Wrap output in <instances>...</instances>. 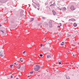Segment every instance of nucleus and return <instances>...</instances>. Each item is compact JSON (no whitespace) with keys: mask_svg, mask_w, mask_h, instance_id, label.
Segmentation results:
<instances>
[{"mask_svg":"<svg viewBox=\"0 0 79 79\" xmlns=\"http://www.w3.org/2000/svg\"><path fill=\"white\" fill-rule=\"evenodd\" d=\"M6 33L4 28H0V34L1 35H5Z\"/></svg>","mask_w":79,"mask_h":79,"instance_id":"f257e3e1","label":"nucleus"},{"mask_svg":"<svg viewBox=\"0 0 79 79\" xmlns=\"http://www.w3.org/2000/svg\"><path fill=\"white\" fill-rule=\"evenodd\" d=\"M39 69H40V66L38 65H36V67L34 68V70L36 71H39Z\"/></svg>","mask_w":79,"mask_h":79,"instance_id":"f03ea898","label":"nucleus"},{"mask_svg":"<svg viewBox=\"0 0 79 79\" xmlns=\"http://www.w3.org/2000/svg\"><path fill=\"white\" fill-rule=\"evenodd\" d=\"M3 52L2 51H1L0 52V56H1L2 57L4 55L3 54Z\"/></svg>","mask_w":79,"mask_h":79,"instance_id":"7ed1b4c3","label":"nucleus"},{"mask_svg":"<svg viewBox=\"0 0 79 79\" xmlns=\"http://www.w3.org/2000/svg\"><path fill=\"white\" fill-rule=\"evenodd\" d=\"M70 9L71 10H74V7L73 6H72L70 7Z\"/></svg>","mask_w":79,"mask_h":79,"instance_id":"20e7f679","label":"nucleus"},{"mask_svg":"<svg viewBox=\"0 0 79 79\" xmlns=\"http://www.w3.org/2000/svg\"><path fill=\"white\" fill-rule=\"evenodd\" d=\"M56 5L55 4V3L54 2L53 4L50 5L51 6H55Z\"/></svg>","mask_w":79,"mask_h":79,"instance_id":"39448f33","label":"nucleus"},{"mask_svg":"<svg viewBox=\"0 0 79 79\" xmlns=\"http://www.w3.org/2000/svg\"><path fill=\"white\" fill-rule=\"evenodd\" d=\"M47 58H50L51 57V55L50 54L48 55L47 56Z\"/></svg>","mask_w":79,"mask_h":79,"instance_id":"423d86ee","label":"nucleus"},{"mask_svg":"<svg viewBox=\"0 0 79 79\" xmlns=\"http://www.w3.org/2000/svg\"><path fill=\"white\" fill-rule=\"evenodd\" d=\"M69 21H75V19H71L69 20Z\"/></svg>","mask_w":79,"mask_h":79,"instance_id":"0eeeda50","label":"nucleus"},{"mask_svg":"<svg viewBox=\"0 0 79 79\" xmlns=\"http://www.w3.org/2000/svg\"><path fill=\"white\" fill-rule=\"evenodd\" d=\"M52 13H53V15H56V12L55 11L53 10Z\"/></svg>","mask_w":79,"mask_h":79,"instance_id":"6e6552de","label":"nucleus"},{"mask_svg":"<svg viewBox=\"0 0 79 79\" xmlns=\"http://www.w3.org/2000/svg\"><path fill=\"white\" fill-rule=\"evenodd\" d=\"M52 20H50L49 21L48 24H52Z\"/></svg>","mask_w":79,"mask_h":79,"instance_id":"1a4fd4ad","label":"nucleus"},{"mask_svg":"<svg viewBox=\"0 0 79 79\" xmlns=\"http://www.w3.org/2000/svg\"><path fill=\"white\" fill-rule=\"evenodd\" d=\"M48 25L50 27H52V24H48Z\"/></svg>","mask_w":79,"mask_h":79,"instance_id":"9d476101","label":"nucleus"},{"mask_svg":"<svg viewBox=\"0 0 79 79\" xmlns=\"http://www.w3.org/2000/svg\"><path fill=\"white\" fill-rule=\"evenodd\" d=\"M73 26L74 27H76L77 26V23H74L73 24Z\"/></svg>","mask_w":79,"mask_h":79,"instance_id":"9b49d317","label":"nucleus"},{"mask_svg":"<svg viewBox=\"0 0 79 79\" xmlns=\"http://www.w3.org/2000/svg\"><path fill=\"white\" fill-rule=\"evenodd\" d=\"M31 20H30V22H32V21L34 20V18H31Z\"/></svg>","mask_w":79,"mask_h":79,"instance_id":"f8f14e48","label":"nucleus"},{"mask_svg":"<svg viewBox=\"0 0 79 79\" xmlns=\"http://www.w3.org/2000/svg\"><path fill=\"white\" fill-rule=\"evenodd\" d=\"M62 43H61L60 44V45L61 46H63V45H64V42H62Z\"/></svg>","mask_w":79,"mask_h":79,"instance_id":"ddd939ff","label":"nucleus"},{"mask_svg":"<svg viewBox=\"0 0 79 79\" xmlns=\"http://www.w3.org/2000/svg\"><path fill=\"white\" fill-rule=\"evenodd\" d=\"M66 10V9L65 7H64L63 8V9H62V10L63 11H65V10Z\"/></svg>","mask_w":79,"mask_h":79,"instance_id":"4468645a","label":"nucleus"},{"mask_svg":"<svg viewBox=\"0 0 79 79\" xmlns=\"http://www.w3.org/2000/svg\"><path fill=\"white\" fill-rule=\"evenodd\" d=\"M22 60V58H20L19 61H21V62H23V60Z\"/></svg>","mask_w":79,"mask_h":79,"instance_id":"2eb2a0df","label":"nucleus"},{"mask_svg":"<svg viewBox=\"0 0 79 79\" xmlns=\"http://www.w3.org/2000/svg\"><path fill=\"white\" fill-rule=\"evenodd\" d=\"M23 10H22L21 11V15H23Z\"/></svg>","mask_w":79,"mask_h":79,"instance_id":"dca6fc26","label":"nucleus"},{"mask_svg":"<svg viewBox=\"0 0 79 79\" xmlns=\"http://www.w3.org/2000/svg\"><path fill=\"white\" fill-rule=\"evenodd\" d=\"M26 51H23V54L24 55H25V53H26Z\"/></svg>","mask_w":79,"mask_h":79,"instance_id":"f3484780","label":"nucleus"},{"mask_svg":"<svg viewBox=\"0 0 79 79\" xmlns=\"http://www.w3.org/2000/svg\"><path fill=\"white\" fill-rule=\"evenodd\" d=\"M35 4L37 6H38V7H39V4L36 3H35Z\"/></svg>","mask_w":79,"mask_h":79,"instance_id":"a211bd4d","label":"nucleus"},{"mask_svg":"<svg viewBox=\"0 0 79 79\" xmlns=\"http://www.w3.org/2000/svg\"><path fill=\"white\" fill-rule=\"evenodd\" d=\"M68 78L69 79V77H66L65 78V79H68Z\"/></svg>","mask_w":79,"mask_h":79,"instance_id":"6ab92c4d","label":"nucleus"},{"mask_svg":"<svg viewBox=\"0 0 79 79\" xmlns=\"http://www.w3.org/2000/svg\"><path fill=\"white\" fill-rule=\"evenodd\" d=\"M30 74H33V72L32 71H30Z\"/></svg>","mask_w":79,"mask_h":79,"instance_id":"aec40b11","label":"nucleus"},{"mask_svg":"<svg viewBox=\"0 0 79 79\" xmlns=\"http://www.w3.org/2000/svg\"><path fill=\"white\" fill-rule=\"evenodd\" d=\"M43 46V44H41L40 45V47H42Z\"/></svg>","mask_w":79,"mask_h":79,"instance_id":"412c9836","label":"nucleus"},{"mask_svg":"<svg viewBox=\"0 0 79 79\" xmlns=\"http://www.w3.org/2000/svg\"><path fill=\"white\" fill-rule=\"evenodd\" d=\"M13 66V65L12 64L10 65L11 68H12V66Z\"/></svg>","mask_w":79,"mask_h":79,"instance_id":"4be33fe9","label":"nucleus"},{"mask_svg":"<svg viewBox=\"0 0 79 79\" xmlns=\"http://www.w3.org/2000/svg\"><path fill=\"white\" fill-rule=\"evenodd\" d=\"M40 56H43V55H42V54H40Z\"/></svg>","mask_w":79,"mask_h":79,"instance_id":"5701e85b","label":"nucleus"},{"mask_svg":"<svg viewBox=\"0 0 79 79\" xmlns=\"http://www.w3.org/2000/svg\"><path fill=\"white\" fill-rule=\"evenodd\" d=\"M21 66H20L19 67L17 68V69H20V68H21Z\"/></svg>","mask_w":79,"mask_h":79,"instance_id":"b1692460","label":"nucleus"},{"mask_svg":"<svg viewBox=\"0 0 79 79\" xmlns=\"http://www.w3.org/2000/svg\"><path fill=\"white\" fill-rule=\"evenodd\" d=\"M58 64H61V63L60 62H58Z\"/></svg>","mask_w":79,"mask_h":79,"instance_id":"393cba45","label":"nucleus"},{"mask_svg":"<svg viewBox=\"0 0 79 79\" xmlns=\"http://www.w3.org/2000/svg\"><path fill=\"white\" fill-rule=\"evenodd\" d=\"M60 26H58L57 27H58V28H60Z\"/></svg>","mask_w":79,"mask_h":79,"instance_id":"a878e982","label":"nucleus"},{"mask_svg":"<svg viewBox=\"0 0 79 79\" xmlns=\"http://www.w3.org/2000/svg\"><path fill=\"white\" fill-rule=\"evenodd\" d=\"M58 8H59V10H61V8H59V7H58Z\"/></svg>","mask_w":79,"mask_h":79,"instance_id":"bb28decb","label":"nucleus"},{"mask_svg":"<svg viewBox=\"0 0 79 79\" xmlns=\"http://www.w3.org/2000/svg\"><path fill=\"white\" fill-rule=\"evenodd\" d=\"M59 25H60V26H61V23H60Z\"/></svg>","mask_w":79,"mask_h":79,"instance_id":"cd10ccee","label":"nucleus"},{"mask_svg":"<svg viewBox=\"0 0 79 79\" xmlns=\"http://www.w3.org/2000/svg\"><path fill=\"white\" fill-rule=\"evenodd\" d=\"M49 44V42H47V43H46V45H47V44Z\"/></svg>","mask_w":79,"mask_h":79,"instance_id":"c85d7f7f","label":"nucleus"},{"mask_svg":"<svg viewBox=\"0 0 79 79\" xmlns=\"http://www.w3.org/2000/svg\"><path fill=\"white\" fill-rule=\"evenodd\" d=\"M41 50H43V51H44V48H41Z\"/></svg>","mask_w":79,"mask_h":79,"instance_id":"c756f323","label":"nucleus"},{"mask_svg":"<svg viewBox=\"0 0 79 79\" xmlns=\"http://www.w3.org/2000/svg\"><path fill=\"white\" fill-rule=\"evenodd\" d=\"M65 57L66 58H67V57H68V56L66 55H65Z\"/></svg>","mask_w":79,"mask_h":79,"instance_id":"7c9ffc66","label":"nucleus"},{"mask_svg":"<svg viewBox=\"0 0 79 79\" xmlns=\"http://www.w3.org/2000/svg\"><path fill=\"white\" fill-rule=\"evenodd\" d=\"M58 54L59 55H60V53H58Z\"/></svg>","mask_w":79,"mask_h":79,"instance_id":"2f4dec72","label":"nucleus"},{"mask_svg":"<svg viewBox=\"0 0 79 79\" xmlns=\"http://www.w3.org/2000/svg\"><path fill=\"white\" fill-rule=\"evenodd\" d=\"M11 78H13V76H11Z\"/></svg>","mask_w":79,"mask_h":79,"instance_id":"473e14b6","label":"nucleus"},{"mask_svg":"<svg viewBox=\"0 0 79 79\" xmlns=\"http://www.w3.org/2000/svg\"><path fill=\"white\" fill-rule=\"evenodd\" d=\"M68 52H70V51H68Z\"/></svg>","mask_w":79,"mask_h":79,"instance_id":"72a5a7b5","label":"nucleus"},{"mask_svg":"<svg viewBox=\"0 0 79 79\" xmlns=\"http://www.w3.org/2000/svg\"><path fill=\"white\" fill-rule=\"evenodd\" d=\"M46 26H48V24L47 23V24H46Z\"/></svg>","mask_w":79,"mask_h":79,"instance_id":"f704fd0d","label":"nucleus"},{"mask_svg":"<svg viewBox=\"0 0 79 79\" xmlns=\"http://www.w3.org/2000/svg\"><path fill=\"white\" fill-rule=\"evenodd\" d=\"M30 77V76H28L27 77Z\"/></svg>","mask_w":79,"mask_h":79,"instance_id":"c9c22d12","label":"nucleus"},{"mask_svg":"<svg viewBox=\"0 0 79 79\" xmlns=\"http://www.w3.org/2000/svg\"><path fill=\"white\" fill-rule=\"evenodd\" d=\"M73 56H74V54H73Z\"/></svg>","mask_w":79,"mask_h":79,"instance_id":"e433bc0d","label":"nucleus"},{"mask_svg":"<svg viewBox=\"0 0 79 79\" xmlns=\"http://www.w3.org/2000/svg\"><path fill=\"white\" fill-rule=\"evenodd\" d=\"M38 10H39V8H38Z\"/></svg>","mask_w":79,"mask_h":79,"instance_id":"4c0bfd02","label":"nucleus"},{"mask_svg":"<svg viewBox=\"0 0 79 79\" xmlns=\"http://www.w3.org/2000/svg\"><path fill=\"white\" fill-rule=\"evenodd\" d=\"M2 26V25H1V24H0V27Z\"/></svg>","mask_w":79,"mask_h":79,"instance_id":"58836bf2","label":"nucleus"},{"mask_svg":"<svg viewBox=\"0 0 79 79\" xmlns=\"http://www.w3.org/2000/svg\"><path fill=\"white\" fill-rule=\"evenodd\" d=\"M18 64H17L16 65V66H18Z\"/></svg>","mask_w":79,"mask_h":79,"instance_id":"ea45409f","label":"nucleus"},{"mask_svg":"<svg viewBox=\"0 0 79 79\" xmlns=\"http://www.w3.org/2000/svg\"><path fill=\"white\" fill-rule=\"evenodd\" d=\"M14 64H16V63H14Z\"/></svg>","mask_w":79,"mask_h":79,"instance_id":"a19ab883","label":"nucleus"},{"mask_svg":"<svg viewBox=\"0 0 79 79\" xmlns=\"http://www.w3.org/2000/svg\"><path fill=\"white\" fill-rule=\"evenodd\" d=\"M69 35H68V36H67V37H69Z\"/></svg>","mask_w":79,"mask_h":79,"instance_id":"79ce46f5","label":"nucleus"},{"mask_svg":"<svg viewBox=\"0 0 79 79\" xmlns=\"http://www.w3.org/2000/svg\"><path fill=\"white\" fill-rule=\"evenodd\" d=\"M16 79H18V78H17Z\"/></svg>","mask_w":79,"mask_h":79,"instance_id":"37998d69","label":"nucleus"},{"mask_svg":"<svg viewBox=\"0 0 79 79\" xmlns=\"http://www.w3.org/2000/svg\"><path fill=\"white\" fill-rule=\"evenodd\" d=\"M78 50H79V48H78Z\"/></svg>","mask_w":79,"mask_h":79,"instance_id":"c03bdc74","label":"nucleus"},{"mask_svg":"<svg viewBox=\"0 0 79 79\" xmlns=\"http://www.w3.org/2000/svg\"><path fill=\"white\" fill-rule=\"evenodd\" d=\"M35 8H36V7H35Z\"/></svg>","mask_w":79,"mask_h":79,"instance_id":"a18cd8bd","label":"nucleus"}]
</instances>
